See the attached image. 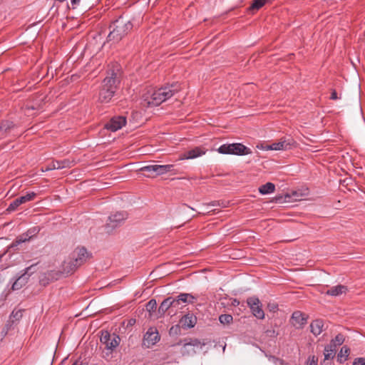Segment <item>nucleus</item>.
<instances>
[{"label":"nucleus","mask_w":365,"mask_h":365,"mask_svg":"<svg viewBox=\"0 0 365 365\" xmlns=\"http://www.w3.org/2000/svg\"><path fill=\"white\" fill-rule=\"evenodd\" d=\"M181 89L178 82L161 87L158 89L149 88L142 96L143 105L148 107L157 106L170 98Z\"/></svg>","instance_id":"1"},{"label":"nucleus","mask_w":365,"mask_h":365,"mask_svg":"<svg viewBox=\"0 0 365 365\" xmlns=\"http://www.w3.org/2000/svg\"><path fill=\"white\" fill-rule=\"evenodd\" d=\"M110 28L111 30L108 36V39L109 41L117 43L132 29L133 24L129 20L120 16L110 25Z\"/></svg>","instance_id":"2"},{"label":"nucleus","mask_w":365,"mask_h":365,"mask_svg":"<svg viewBox=\"0 0 365 365\" xmlns=\"http://www.w3.org/2000/svg\"><path fill=\"white\" fill-rule=\"evenodd\" d=\"M118 81L117 74L113 71L103 79L102 88L99 92L98 99L101 103H106L111 100L115 92Z\"/></svg>","instance_id":"3"},{"label":"nucleus","mask_w":365,"mask_h":365,"mask_svg":"<svg viewBox=\"0 0 365 365\" xmlns=\"http://www.w3.org/2000/svg\"><path fill=\"white\" fill-rule=\"evenodd\" d=\"M217 151L221 154H230L236 155H245L252 153L250 148L242 143L223 144Z\"/></svg>","instance_id":"4"},{"label":"nucleus","mask_w":365,"mask_h":365,"mask_svg":"<svg viewBox=\"0 0 365 365\" xmlns=\"http://www.w3.org/2000/svg\"><path fill=\"white\" fill-rule=\"evenodd\" d=\"M120 339L115 334H110L107 331H102L101 342L105 345V348L111 353L120 344ZM108 354V353H107Z\"/></svg>","instance_id":"5"},{"label":"nucleus","mask_w":365,"mask_h":365,"mask_svg":"<svg viewBox=\"0 0 365 365\" xmlns=\"http://www.w3.org/2000/svg\"><path fill=\"white\" fill-rule=\"evenodd\" d=\"M205 343L201 342L197 339H185L183 346L182 348V354L183 355H192L195 354L197 351L201 350L205 346Z\"/></svg>","instance_id":"6"},{"label":"nucleus","mask_w":365,"mask_h":365,"mask_svg":"<svg viewBox=\"0 0 365 365\" xmlns=\"http://www.w3.org/2000/svg\"><path fill=\"white\" fill-rule=\"evenodd\" d=\"M128 215L125 212H117L109 216L106 225L107 232H112L115 227L120 226L127 218Z\"/></svg>","instance_id":"7"},{"label":"nucleus","mask_w":365,"mask_h":365,"mask_svg":"<svg viewBox=\"0 0 365 365\" xmlns=\"http://www.w3.org/2000/svg\"><path fill=\"white\" fill-rule=\"evenodd\" d=\"M247 303L255 317L259 319L264 318V312L262 308V303L257 297H251L247 298Z\"/></svg>","instance_id":"8"},{"label":"nucleus","mask_w":365,"mask_h":365,"mask_svg":"<svg viewBox=\"0 0 365 365\" xmlns=\"http://www.w3.org/2000/svg\"><path fill=\"white\" fill-rule=\"evenodd\" d=\"M173 165H150L140 168L141 171L155 173L156 175H161L173 170Z\"/></svg>","instance_id":"9"},{"label":"nucleus","mask_w":365,"mask_h":365,"mask_svg":"<svg viewBox=\"0 0 365 365\" xmlns=\"http://www.w3.org/2000/svg\"><path fill=\"white\" fill-rule=\"evenodd\" d=\"M126 124V118L123 115L114 116L105 124L104 128L112 132L121 129Z\"/></svg>","instance_id":"10"},{"label":"nucleus","mask_w":365,"mask_h":365,"mask_svg":"<svg viewBox=\"0 0 365 365\" xmlns=\"http://www.w3.org/2000/svg\"><path fill=\"white\" fill-rule=\"evenodd\" d=\"M90 257V253L88 252L85 247H77L71 255V258L79 267L85 263Z\"/></svg>","instance_id":"11"},{"label":"nucleus","mask_w":365,"mask_h":365,"mask_svg":"<svg viewBox=\"0 0 365 365\" xmlns=\"http://www.w3.org/2000/svg\"><path fill=\"white\" fill-rule=\"evenodd\" d=\"M207 149L204 147H195L180 154L178 160H192L205 155Z\"/></svg>","instance_id":"12"},{"label":"nucleus","mask_w":365,"mask_h":365,"mask_svg":"<svg viewBox=\"0 0 365 365\" xmlns=\"http://www.w3.org/2000/svg\"><path fill=\"white\" fill-rule=\"evenodd\" d=\"M160 340V336L156 329L150 327L144 335L143 344L150 347L155 344Z\"/></svg>","instance_id":"13"},{"label":"nucleus","mask_w":365,"mask_h":365,"mask_svg":"<svg viewBox=\"0 0 365 365\" xmlns=\"http://www.w3.org/2000/svg\"><path fill=\"white\" fill-rule=\"evenodd\" d=\"M36 195V194L35 192H28L26 195L24 196H21L16 198L9 205V206L7 208V210L9 212L14 211L21 204L33 200Z\"/></svg>","instance_id":"14"},{"label":"nucleus","mask_w":365,"mask_h":365,"mask_svg":"<svg viewBox=\"0 0 365 365\" xmlns=\"http://www.w3.org/2000/svg\"><path fill=\"white\" fill-rule=\"evenodd\" d=\"M74 165V162L68 159H65L63 160H53L46 166L44 170L48 171L52 170L63 169L66 168H71Z\"/></svg>","instance_id":"15"},{"label":"nucleus","mask_w":365,"mask_h":365,"mask_svg":"<svg viewBox=\"0 0 365 365\" xmlns=\"http://www.w3.org/2000/svg\"><path fill=\"white\" fill-rule=\"evenodd\" d=\"M34 266L35 265L33 264L30 267H26L24 269V273L21 274L12 284L13 290H17L21 289L27 282L29 277L31 275V274H29V272H31V273L34 272V271H32Z\"/></svg>","instance_id":"16"},{"label":"nucleus","mask_w":365,"mask_h":365,"mask_svg":"<svg viewBox=\"0 0 365 365\" xmlns=\"http://www.w3.org/2000/svg\"><path fill=\"white\" fill-rule=\"evenodd\" d=\"M307 317L299 311L294 312L291 317V323L296 329H302L307 324Z\"/></svg>","instance_id":"17"},{"label":"nucleus","mask_w":365,"mask_h":365,"mask_svg":"<svg viewBox=\"0 0 365 365\" xmlns=\"http://www.w3.org/2000/svg\"><path fill=\"white\" fill-rule=\"evenodd\" d=\"M348 291L347 287L341 284H338L336 286L331 287L330 289L326 291H321L322 294L331 296V297H339L342 294H345Z\"/></svg>","instance_id":"18"},{"label":"nucleus","mask_w":365,"mask_h":365,"mask_svg":"<svg viewBox=\"0 0 365 365\" xmlns=\"http://www.w3.org/2000/svg\"><path fill=\"white\" fill-rule=\"evenodd\" d=\"M293 144V140H281L277 143H273L271 145L267 146V150H289L292 148Z\"/></svg>","instance_id":"19"},{"label":"nucleus","mask_w":365,"mask_h":365,"mask_svg":"<svg viewBox=\"0 0 365 365\" xmlns=\"http://www.w3.org/2000/svg\"><path fill=\"white\" fill-rule=\"evenodd\" d=\"M180 323L183 328H192L197 323V318L192 314H187L180 319Z\"/></svg>","instance_id":"20"},{"label":"nucleus","mask_w":365,"mask_h":365,"mask_svg":"<svg viewBox=\"0 0 365 365\" xmlns=\"http://www.w3.org/2000/svg\"><path fill=\"white\" fill-rule=\"evenodd\" d=\"M39 230H40L38 227H34L32 229L29 230L26 233L23 234L16 238V240L14 242L15 245H18L22 242H25L29 240L30 238L33 235H35L36 233H38L39 232Z\"/></svg>","instance_id":"21"},{"label":"nucleus","mask_w":365,"mask_h":365,"mask_svg":"<svg viewBox=\"0 0 365 365\" xmlns=\"http://www.w3.org/2000/svg\"><path fill=\"white\" fill-rule=\"evenodd\" d=\"M79 266L71 258L68 261L63 262L62 264V273L64 274H72Z\"/></svg>","instance_id":"22"},{"label":"nucleus","mask_w":365,"mask_h":365,"mask_svg":"<svg viewBox=\"0 0 365 365\" xmlns=\"http://www.w3.org/2000/svg\"><path fill=\"white\" fill-rule=\"evenodd\" d=\"M312 333L315 335H319L324 329V323L322 319L314 320L310 324Z\"/></svg>","instance_id":"23"},{"label":"nucleus","mask_w":365,"mask_h":365,"mask_svg":"<svg viewBox=\"0 0 365 365\" xmlns=\"http://www.w3.org/2000/svg\"><path fill=\"white\" fill-rule=\"evenodd\" d=\"M178 301L181 303L192 304L197 300V297L191 294L182 293L178 296Z\"/></svg>","instance_id":"24"},{"label":"nucleus","mask_w":365,"mask_h":365,"mask_svg":"<svg viewBox=\"0 0 365 365\" xmlns=\"http://www.w3.org/2000/svg\"><path fill=\"white\" fill-rule=\"evenodd\" d=\"M336 349L334 344H328L324 348V360L333 359L335 356Z\"/></svg>","instance_id":"25"},{"label":"nucleus","mask_w":365,"mask_h":365,"mask_svg":"<svg viewBox=\"0 0 365 365\" xmlns=\"http://www.w3.org/2000/svg\"><path fill=\"white\" fill-rule=\"evenodd\" d=\"M275 190V185L272 182H267L259 187V192L262 195H267L274 192Z\"/></svg>","instance_id":"26"},{"label":"nucleus","mask_w":365,"mask_h":365,"mask_svg":"<svg viewBox=\"0 0 365 365\" xmlns=\"http://www.w3.org/2000/svg\"><path fill=\"white\" fill-rule=\"evenodd\" d=\"M169 297L163 301L158 308V312L163 314L170 307H172V302H170Z\"/></svg>","instance_id":"27"},{"label":"nucleus","mask_w":365,"mask_h":365,"mask_svg":"<svg viewBox=\"0 0 365 365\" xmlns=\"http://www.w3.org/2000/svg\"><path fill=\"white\" fill-rule=\"evenodd\" d=\"M267 2V0H253L251 6L249 7V11H257L261 9Z\"/></svg>","instance_id":"28"},{"label":"nucleus","mask_w":365,"mask_h":365,"mask_svg":"<svg viewBox=\"0 0 365 365\" xmlns=\"http://www.w3.org/2000/svg\"><path fill=\"white\" fill-rule=\"evenodd\" d=\"M349 354V349L346 346H343L340 352L338 354V359L339 360L340 363H342L343 361H346L347 359V357Z\"/></svg>","instance_id":"29"},{"label":"nucleus","mask_w":365,"mask_h":365,"mask_svg":"<svg viewBox=\"0 0 365 365\" xmlns=\"http://www.w3.org/2000/svg\"><path fill=\"white\" fill-rule=\"evenodd\" d=\"M14 124L12 121L6 120H3L1 122L0 129L1 131L8 132L12 128H14Z\"/></svg>","instance_id":"30"},{"label":"nucleus","mask_w":365,"mask_h":365,"mask_svg":"<svg viewBox=\"0 0 365 365\" xmlns=\"http://www.w3.org/2000/svg\"><path fill=\"white\" fill-rule=\"evenodd\" d=\"M232 316L230 314H221L219 317V321L224 325L230 324L232 322Z\"/></svg>","instance_id":"31"},{"label":"nucleus","mask_w":365,"mask_h":365,"mask_svg":"<svg viewBox=\"0 0 365 365\" xmlns=\"http://www.w3.org/2000/svg\"><path fill=\"white\" fill-rule=\"evenodd\" d=\"M344 341V336L341 334H338L336 336V337L331 340L330 342V344H334L335 348L336 349L337 346H339L343 344Z\"/></svg>","instance_id":"32"},{"label":"nucleus","mask_w":365,"mask_h":365,"mask_svg":"<svg viewBox=\"0 0 365 365\" xmlns=\"http://www.w3.org/2000/svg\"><path fill=\"white\" fill-rule=\"evenodd\" d=\"M157 308V303L155 299L150 300L146 304V309L150 313L154 312Z\"/></svg>","instance_id":"33"},{"label":"nucleus","mask_w":365,"mask_h":365,"mask_svg":"<svg viewBox=\"0 0 365 365\" xmlns=\"http://www.w3.org/2000/svg\"><path fill=\"white\" fill-rule=\"evenodd\" d=\"M169 299L170 300V302H172V307H174L175 309H178L179 306L181 304V302L180 301H178V297H175V298L169 297Z\"/></svg>","instance_id":"34"},{"label":"nucleus","mask_w":365,"mask_h":365,"mask_svg":"<svg viewBox=\"0 0 365 365\" xmlns=\"http://www.w3.org/2000/svg\"><path fill=\"white\" fill-rule=\"evenodd\" d=\"M13 318H14L16 320L20 319L22 317V311L21 310H14L11 312V315Z\"/></svg>","instance_id":"35"},{"label":"nucleus","mask_w":365,"mask_h":365,"mask_svg":"<svg viewBox=\"0 0 365 365\" xmlns=\"http://www.w3.org/2000/svg\"><path fill=\"white\" fill-rule=\"evenodd\" d=\"M352 365H365V358L359 357L355 359Z\"/></svg>","instance_id":"36"},{"label":"nucleus","mask_w":365,"mask_h":365,"mask_svg":"<svg viewBox=\"0 0 365 365\" xmlns=\"http://www.w3.org/2000/svg\"><path fill=\"white\" fill-rule=\"evenodd\" d=\"M271 360L275 365H287V364H284L282 360L274 356H272Z\"/></svg>","instance_id":"37"},{"label":"nucleus","mask_w":365,"mask_h":365,"mask_svg":"<svg viewBox=\"0 0 365 365\" xmlns=\"http://www.w3.org/2000/svg\"><path fill=\"white\" fill-rule=\"evenodd\" d=\"M81 0H71L72 8L74 9L79 4Z\"/></svg>","instance_id":"38"},{"label":"nucleus","mask_w":365,"mask_h":365,"mask_svg":"<svg viewBox=\"0 0 365 365\" xmlns=\"http://www.w3.org/2000/svg\"><path fill=\"white\" fill-rule=\"evenodd\" d=\"M330 98H331V100H336V99H338V98H338V96H337L336 91L335 90H333V91H332V92H331V97H330Z\"/></svg>","instance_id":"39"},{"label":"nucleus","mask_w":365,"mask_h":365,"mask_svg":"<svg viewBox=\"0 0 365 365\" xmlns=\"http://www.w3.org/2000/svg\"><path fill=\"white\" fill-rule=\"evenodd\" d=\"M39 106H40L39 105L38 106H35L34 105H29V104H27L26 106V109H27V110H30V109L31 110H35V109H38L39 108Z\"/></svg>","instance_id":"40"},{"label":"nucleus","mask_w":365,"mask_h":365,"mask_svg":"<svg viewBox=\"0 0 365 365\" xmlns=\"http://www.w3.org/2000/svg\"><path fill=\"white\" fill-rule=\"evenodd\" d=\"M72 365H88L87 363L82 361H76Z\"/></svg>","instance_id":"41"},{"label":"nucleus","mask_w":365,"mask_h":365,"mask_svg":"<svg viewBox=\"0 0 365 365\" xmlns=\"http://www.w3.org/2000/svg\"><path fill=\"white\" fill-rule=\"evenodd\" d=\"M268 307L269 308L270 310H275L276 309H277V305L276 304H269L268 305Z\"/></svg>","instance_id":"42"},{"label":"nucleus","mask_w":365,"mask_h":365,"mask_svg":"<svg viewBox=\"0 0 365 365\" xmlns=\"http://www.w3.org/2000/svg\"><path fill=\"white\" fill-rule=\"evenodd\" d=\"M240 304V302L237 299H234L232 302V305L238 306Z\"/></svg>","instance_id":"43"},{"label":"nucleus","mask_w":365,"mask_h":365,"mask_svg":"<svg viewBox=\"0 0 365 365\" xmlns=\"http://www.w3.org/2000/svg\"><path fill=\"white\" fill-rule=\"evenodd\" d=\"M299 196H297V197H295V200H299Z\"/></svg>","instance_id":"44"}]
</instances>
